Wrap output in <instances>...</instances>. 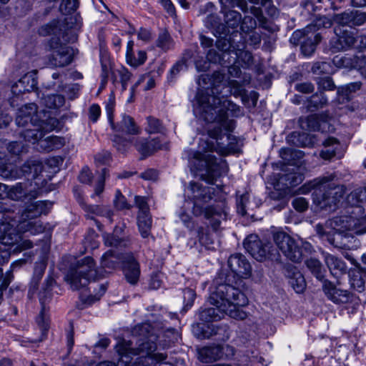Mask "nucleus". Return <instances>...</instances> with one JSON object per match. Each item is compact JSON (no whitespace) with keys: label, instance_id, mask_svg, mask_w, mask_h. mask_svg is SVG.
<instances>
[{"label":"nucleus","instance_id":"18","mask_svg":"<svg viewBox=\"0 0 366 366\" xmlns=\"http://www.w3.org/2000/svg\"><path fill=\"white\" fill-rule=\"evenodd\" d=\"M39 192V189H36L35 188L28 189L26 184L17 183L9 190L8 189L7 197L13 200L29 202L37 198Z\"/></svg>","mask_w":366,"mask_h":366},{"label":"nucleus","instance_id":"24","mask_svg":"<svg viewBox=\"0 0 366 366\" xmlns=\"http://www.w3.org/2000/svg\"><path fill=\"white\" fill-rule=\"evenodd\" d=\"M134 147L143 157H146L161 149L162 144L158 138L150 140L144 138H138L134 142Z\"/></svg>","mask_w":366,"mask_h":366},{"label":"nucleus","instance_id":"52","mask_svg":"<svg viewBox=\"0 0 366 366\" xmlns=\"http://www.w3.org/2000/svg\"><path fill=\"white\" fill-rule=\"evenodd\" d=\"M65 99L62 95L50 94L47 96V108L59 109L64 104Z\"/></svg>","mask_w":366,"mask_h":366},{"label":"nucleus","instance_id":"28","mask_svg":"<svg viewBox=\"0 0 366 366\" xmlns=\"http://www.w3.org/2000/svg\"><path fill=\"white\" fill-rule=\"evenodd\" d=\"M299 169L297 167H294L292 172L282 174L279 179L280 182L287 188L300 184L304 179V175L297 171Z\"/></svg>","mask_w":366,"mask_h":366},{"label":"nucleus","instance_id":"36","mask_svg":"<svg viewBox=\"0 0 366 366\" xmlns=\"http://www.w3.org/2000/svg\"><path fill=\"white\" fill-rule=\"evenodd\" d=\"M327 104V98L324 93H316L307 100V108L310 112H314L322 108Z\"/></svg>","mask_w":366,"mask_h":366},{"label":"nucleus","instance_id":"2","mask_svg":"<svg viewBox=\"0 0 366 366\" xmlns=\"http://www.w3.org/2000/svg\"><path fill=\"white\" fill-rule=\"evenodd\" d=\"M223 276H217L213 281L209 296V302L215 307L205 308L199 313L201 320L217 321L224 314L230 317L243 320L247 315L239 309L248 304L246 295L238 288L224 282Z\"/></svg>","mask_w":366,"mask_h":366},{"label":"nucleus","instance_id":"50","mask_svg":"<svg viewBox=\"0 0 366 366\" xmlns=\"http://www.w3.org/2000/svg\"><path fill=\"white\" fill-rule=\"evenodd\" d=\"M317 84L320 92L319 93H323L324 91H332L336 88L332 78L330 76L317 78Z\"/></svg>","mask_w":366,"mask_h":366},{"label":"nucleus","instance_id":"22","mask_svg":"<svg viewBox=\"0 0 366 366\" xmlns=\"http://www.w3.org/2000/svg\"><path fill=\"white\" fill-rule=\"evenodd\" d=\"M35 73L30 72L24 75L11 87V92L14 95L18 96L24 92H29L34 89L37 84Z\"/></svg>","mask_w":366,"mask_h":366},{"label":"nucleus","instance_id":"30","mask_svg":"<svg viewBox=\"0 0 366 366\" xmlns=\"http://www.w3.org/2000/svg\"><path fill=\"white\" fill-rule=\"evenodd\" d=\"M242 48H235L233 46V49L230 50L231 52H234L235 57H234L233 63L236 62V59H238L242 64V66L244 69L250 68L254 64V58L252 54L245 50V44H242Z\"/></svg>","mask_w":366,"mask_h":366},{"label":"nucleus","instance_id":"8","mask_svg":"<svg viewBox=\"0 0 366 366\" xmlns=\"http://www.w3.org/2000/svg\"><path fill=\"white\" fill-rule=\"evenodd\" d=\"M332 25V21L326 16H320L312 24L307 25L304 29L295 31L291 38V41L301 44L302 54L309 56L316 49L317 44L321 40V34L317 32L320 28H328Z\"/></svg>","mask_w":366,"mask_h":366},{"label":"nucleus","instance_id":"56","mask_svg":"<svg viewBox=\"0 0 366 366\" xmlns=\"http://www.w3.org/2000/svg\"><path fill=\"white\" fill-rule=\"evenodd\" d=\"M305 264L309 269L310 272L313 274H319L322 272V265L321 262L317 259L310 258L307 259Z\"/></svg>","mask_w":366,"mask_h":366},{"label":"nucleus","instance_id":"25","mask_svg":"<svg viewBox=\"0 0 366 366\" xmlns=\"http://www.w3.org/2000/svg\"><path fill=\"white\" fill-rule=\"evenodd\" d=\"M322 145L324 148L320 153V156L325 159L330 160L333 157H337V158H340L342 157V154L340 152V144L339 141L334 137H329L326 139Z\"/></svg>","mask_w":366,"mask_h":366},{"label":"nucleus","instance_id":"57","mask_svg":"<svg viewBox=\"0 0 366 366\" xmlns=\"http://www.w3.org/2000/svg\"><path fill=\"white\" fill-rule=\"evenodd\" d=\"M239 6L241 10L244 14L249 13V14L254 15L259 21L261 20L262 18H263L262 11L260 7H256L254 6H252L249 8H248L246 3H240Z\"/></svg>","mask_w":366,"mask_h":366},{"label":"nucleus","instance_id":"4","mask_svg":"<svg viewBox=\"0 0 366 366\" xmlns=\"http://www.w3.org/2000/svg\"><path fill=\"white\" fill-rule=\"evenodd\" d=\"M197 106L194 109L196 115L207 122H216L222 126L226 131H233L235 122L229 119L227 112H230L234 117L241 115L239 106L229 100H224L215 96L200 91L197 96Z\"/></svg>","mask_w":366,"mask_h":366},{"label":"nucleus","instance_id":"55","mask_svg":"<svg viewBox=\"0 0 366 366\" xmlns=\"http://www.w3.org/2000/svg\"><path fill=\"white\" fill-rule=\"evenodd\" d=\"M350 284L351 287L357 290L358 292H362L365 290V280L362 276H350Z\"/></svg>","mask_w":366,"mask_h":366},{"label":"nucleus","instance_id":"10","mask_svg":"<svg viewBox=\"0 0 366 366\" xmlns=\"http://www.w3.org/2000/svg\"><path fill=\"white\" fill-rule=\"evenodd\" d=\"M156 340L157 338L154 335L147 336L137 342L138 347L137 348L132 347L131 341L122 340L117 343L116 350L117 353L121 355L122 360L126 364L131 362L134 355H142V357L138 358L139 360L142 358L145 360L150 358L152 360V356L155 354L153 352L157 350ZM135 364L138 366H148L149 365L148 362L141 364L140 361L136 362Z\"/></svg>","mask_w":366,"mask_h":366},{"label":"nucleus","instance_id":"53","mask_svg":"<svg viewBox=\"0 0 366 366\" xmlns=\"http://www.w3.org/2000/svg\"><path fill=\"white\" fill-rule=\"evenodd\" d=\"M114 204L115 207L119 210L129 209L132 207V205L127 202L126 197L119 190L116 192Z\"/></svg>","mask_w":366,"mask_h":366},{"label":"nucleus","instance_id":"14","mask_svg":"<svg viewBox=\"0 0 366 366\" xmlns=\"http://www.w3.org/2000/svg\"><path fill=\"white\" fill-rule=\"evenodd\" d=\"M41 122L38 115V108L35 104H25L18 109L15 123L19 127H25L29 124L36 125Z\"/></svg>","mask_w":366,"mask_h":366},{"label":"nucleus","instance_id":"27","mask_svg":"<svg viewBox=\"0 0 366 366\" xmlns=\"http://www.w3.org/2000/svg\"><path fill=\"white\" fill-rule=\"evenodd\" d=\"M32 129L24 131L21 135L26 142L34 144L41 139L45 134V122L44 121L36 123V125H31Z\"/></svg>","mask_w":366,"mask_h":366},{"label":"nucleus","instance_id":"47","mask_svg":"<svg viewBox=\"0 0 366 366\" xmlns=\"http://www.w3.org/2000/svg\"><path fill=\"white\" fill-rule=\"evenodd\" d=\"M289 283L297 293H302L307 287L305 276H289Z\"/></svg>","mask_w":366,"mask_h":366},{"label":"nucleus","instance_id":"64","mask_svg":"<svg viewBox=\"0 0 366 366\" xmlns=\"http://www.w3.org/2000/svg\"><path fill=\"white\" fill-rule=\"evenodd\" d=\"M355 233L361 235L366 233V215L358 219L354 224Z\"/></svg>","mask_w":366,"mask_h":366},{"label":"nucleus","instance_id":"48","mask_svg":"<svg viewBox=\"0 0 366 366\" xmlns=\"http://www.w3.org/2000/svg\"><path fill=\"white\" fill-rule=\"evenodd\" d=\"M257 27L256 20L250 16L245 15L240 21V29L242 33L247 34L253 31Z\"/></svg>","mask_w":366,"mask_h":366},{"label":"nucleus","instance_id":"58","mask_svg":"<svg viewBox=\"0 0 366 366\" xmlns=\"http://www.w3.org/2000/svg\"><path fill=\"white\" fill-rule=\"evenodd\" d=\"M135 204L139 209L138 214L149 213L147 199L145 197L135 196Z\"/></svg>","mask_w":366,"mask_h":366},{"label":"nucleus","instance_id":"26","mask_svg":"<svg viewBox=\"0 0 366 366\" xmlns=\"http://www.w3.org/2000/svg\"><path fill=\"white\" fill-rule=\"evenodd\" d=\"M222 350L220 345L204 347L199 350V359L204 362L215 361L222 357Z\"/></svg>","mask_w":366,"mask_h":366},{"label":"nucleus","instance_id":"32","mask_svg":"<svg viewBox=\"0 0 366 366\" xmlns=\"http://www.w3.org/2000/svg\"><path fill=\"white\" fill-rule=\"evenodd\" d=\"M325 263L329 268L331 274H338L346 273V266L345 262L340 258L327 254L325 256Z\"/></svg>","mask_w":366,"mask_h":366},{"label":"nucleus","instance_id":"31","mask_svg":"<svg viewBox=\"0 0 366 366\" xmlns=\"http://www.w3.org/2000/svg\"><path fill=\"white\" fill-rule=\"evenodd\" d=\"M113 129L128 134H138L140 132L133 118L126 114L122 116V120Z\"/></svg>","mask_w":366,"mask_h":366},{"label":"nucleus","instance_id":"44","mask_svg":"<svg viewBox=\"0 0 366 366\" xmlns=\"http://www.w3.org/2000/svg\"><path fill=\"white\" fill-rule=\"evenodd\" d=\"M0 175L5 179H16L19 177V172L16 167L10 163L4 162V164L0 167Z\"/></svg>","mask_w":366,"mask_h":366},{"label":"nucleus","instance_id":"19","mask_svg":"<svg viewBox=\"0 0 366 366\" xmlns=\"http://www.w3.org/2000/svg\"><path fill=\"white\" fill-rule=\"evenodd\" d=\"M123 232V227H117L113 234H105L104 236L105 245L115 248L129 247L132 243L131 238L129 236L122 234Z\"/></svg>","mask_w":366,"mask_h":366},{"label":"nucleus","instance_id":"41","mask_svg":"<svg viewBox=\"0 0 366 366\" xmlns=\"http://www.w3.org/2000/svg\"><path fill=\"white\" fill-rule=\"evenodd\" d=\"M65 74H61L59 72H54L51 74L52 80L47 83V89H52L55 92L63 91L65 88L64 78Z\"/></svg>","mask_w":366,"mask_h":366},{"label":"nucleus","instance_id":"40","mask_svg":"<svg viewBox=\"0 0 366 366\" xmlns=\"http://www.w3.org/2000/svg\"><path fill=\"white\" fill-rule=\"evenodd\" d=\"M347 202L355 207H358L360 203L366 202V187H359L353 190L348 195Z\"/></svg>","mask_w":366,"mask_h":366},{"label":"nucleus","instance_id":"62","mask_svg":"<svg viewBox=\"0 0 366 366\" xmlns=\"http://www.w3.org/2000/svg\"><path fill=\"white\" fill-rule=\"evenodd\" d=\"M79 180L83 184H90L92 181V173L89 167H83L79 174Z\"/></svg>","mask_w":366,"mask_h":366},{"label":"nucleus","instance_id":"15","mask_svg":"<svg viewBox=\"0 0 366 366\" xmlns=\"http://www.w3.org/2000/svg\"><path fill=\"white\" fill-rule=\"evenodd\" d=\"M336 36L330 40V48L335 51H345L355 46V34L353 31L342 29L340 27L335 29Z\"/></svg>","mask_w":366,"mask_h":366},{"label":"nucleus","instance_id":"20","mask_svg":"<svg viewBox=\"0 0 366 366\" xmlns=\"http://www.w3.org/2000/svg\"><path fill=\"white\" fill-rule=\"evenodd\" d=\"M74 194L76 201L81 206L82 209L87 213L106 217L109 222H112L113 212L109 208L98 205H87L84 201L81 191L78 188L74 189Z\"/></svg>","mask_w":366,"mask_h":366},{"label":"nucleus","instance_id":"61","mask_svg":"<svg viewBox=\"0 0 366 366\" xmlns=\"http://www.w3.org/2000/svg\"><path fill=\"white\" fill-rule=\"evenodd\" d=\"M315 229L318 235L321 238H325L330 242V237H332L335 230L332 229L329 227H324L322 224H317Z\"/></svg>","mask_w":366,"mask_h":366},{"label":"nucleus","instance_id":"23","mask_svg":"<svg viewBox=\"0 0 366 366\" xmlns=\"http://www.w3.org/2000/svg\"><path fill=\"white\" fill-rule=\"evenodd\" d=\"M357 239L350 234L335 230L332 237H330V243L335 247L343 249H352L357 247Z\"/></svg>","mask_w":366,"mask_h":366},{"label":"nucleus","instance_id":"45","mask_svg":"<svg viewBox=\"0 0 366 366\" xmlns=\"http://www.w3.org/2000/svg\"><path fill=\"white\" fill-rule=\"evenodd\" d=\"M242 15L237 11L229 10L225 13L224 21L229 27L237 28L241 21Z\"/></svg>","mask_w":366,"mask_h":366},{"label":"nucleus","instance_id":"54","mask_svg":"<svg viewBox=\"0 0 366 366\" xmlns=\"http://www.w3.org/2000/svg\"><path fill=\"white\" fill-rule=\"evenodd\" d=\"M147 59V53L143 50H139L137 56L132 54L130 58L127 59V62L132 66H138L143 64Z\"/></svg>","mask_w":366,"mask_h":366},{"label":"nucleus","instance_id":"6","mask_svg":"<svg viewBox=\"0 0 366 366\" xmlns=\"http://www.w3.org/2000/svg\"><path fill=\"white\" fill-rule=\"evenodd\" d=\"M190 198L193 202L192 213L199 217L204 214L205 219L209 221V224L214 231L220 228L222 220L226 219L224 202L221 204L211 205L207 207L203 204L209 202L212 197L214 189L209 187H204L202 184L192 182L189 184Z\"/></svg>","mask_w":366,"mask_h":366},{"label":"nucleus","instance_id":"17","mask_svg":"<svg viewBox=\"0 0 366 366\" xmlns=\"http://www.w3.org/2000/svg\"><path fill=\"white\" fill-rule=\"evenodd\" d=\"M217 46L222 51V53L219 54L215 49H210L207 54V60L209 62L215 64L218 63L222 66H227V63L230 64V44L227 42L226 40L219 41L217 43Z\"/></svg>","mask_w":366,"mask_h":366},{"label":"nucleus","instance_id":"21","mask_svg":"<svg viewBox=\"0 0 366 366\" xmlns=\"http://www.w3.org/2000/svg\"><path fill=\"white\" fill-rule=\"evenodd\" d=\"M227 263L233 274H251V264L242 254H235L231 255Z\"/></svg>","mask_w":366,"mask_h":366},{"label":"nucleus","instance_id":"16","mask_svg":"<svg viewBox=\"0 0 366 366\" xmlns=\"http://www.w3.org/2000/svg\"><path fill=\"white\" fill-rule=\"evenodd\" d=\"M340 26L349 27L360 26L366 23V12L360 10H346L335 16Z\"/></svg>","mask_w":366,"mask_h":366},{"label":"nucleus","instance_id":"7","mask_svg":"<svg viewBox=\"0 0 366 366\" xmlns=\"http://www.w3.org/2000/svg\"><path fill=\"white\" fill-rule=\"evenodd\" d=\"M333 176L322 177L314 179L305 184L300 190L302 193H307L315 189V202L321 207L332 209L343 198L345 187L334 182Z\"/></svg>","mask_w":366,"mask_h":366},{"label":"nucleus","instance_id":"35","mask_svg":"<svg viewBox=\"0 0 366 366\" xmlns=\"http://www.w3.org/2000/svg\"><path fill=\"white\" fill-rule=\"evenodd\" d=\"M59 0H47V9L50 7L49 4H56ZM79 7L78 0H61L59 10L63 15H69L74 13Z\"/></svg>","mask_w":366,"mask_h":366},{"label":"nucleus","instance_id":"11","mask_svg":"<svg viewBox=\"0 0 366 366\" xmlns=\"http://www.w3.org/2000/svg\"><path fill=\"white\" fill-rule=\"evenodd\" d=\"M244 247L247 252L259 262L267 259L272 261L279 259L280 255L277 249L269 242H263L256 234L249 235L244 241Z\"/></svg>","mask_w":366,"mask_h":366},{"label":"nucleus","instance_id":"59","mask_svg":"<svg viewBox=\"0 0 366 366\" xmlns=\"http://www.w3.org/2000/svg\"><path fill=\"white\" fill-rule=\"evenodd\" d=\"M183 293L184 302H185L183 310L186 312L189 307L192 306L196 295L193 290L189 288L185 289Z\"/></svg>","mask_w":366,"mask_h":366},{"label":"nucleus","instance_id":"1","mask_svg":"<svg viewBox=\"0 0 366 366\" xmlns=\"http://www.w3.org/2000/svg\"><path fill=\"white\" fill-rule=\"evenodd\" d=\"M222 126L217 125L207 130L208 136L212 140L201 139L199 149L201 151H191L189 158L197 162V170L202 171V177L209 184H214L217 178L227 172L225 160L216 158L211 152L215 151L222 155L234 152L237 139Z\"/></svg>","mask_w":366,"mask_h":366},{"label":"nucleus","instance_id":"51","mask_svg":"<svg viewBox=\"0 0 366 366\" xmlns=\"http://www.w3.org/2000/svg\"><path fill=\"white\" fill-rule=\"evenodd\" d=\"M43 167L39 163L29 162L24 164L21 167V172L24 174H32L34 179H36L39 173L41 172Z\"/></svg>","mask_w":366,"mask_h":366},{"label":"nucleus","instance_id":"34","mask_svg":"<svg viewBox=\"0 0 366 366\" xmlns=\"http://www.w3.org/2000/svg\"><path fill=\"white\" fill-rule=\"evenodd\" d=\"M152 222L150 213L138 214L137 223L139 230L143 238H147L150 235Z\"/></svg>","mask_w":366,"mask_h":366},{"label":"nucleus","instance_id":"49","mask_svg":"<svg viewBox=\"0 0 366 366\" xmlns=\"http://www.w3.org/2000/svg\"><path fill=\"white\" fill-rule=\"evenodd\" d=\"M66 144V139L59 136H47V151L59 149Z\"/></svg>","mask_w":366,"mask_h":366},{"label":"nucleus","instance_id":"12","mask_svg":"<svg viewBox=\"0 0 366 366\" xmlns=\"http://www.w3.org/2000/svg\"><path fill=\"white\" fill-rule=\"evenodd\" d=\"M273 239L285 256L294 262H300L302 260L305 255L303 249L305 251L311 249V244L309 243L304 244L302 248L300 247L290 235L282 231L274 232Z\"/></svg>","mask_w":366,"mask_h":366},{"label":"nucleus","instance_id":"29","mask_svg":"<svg viewBox=\"0 0 366 366\" xmlns=\"http://www.w3.org/2000/svg\"><path fill=\"white\" fill-rule=\"evenodd\" d=\"M74 270L70 274H89L95 271V263L90 257H86L81 260L76 261L72 268Z\"/></svg>","mask_w":366,"mask_h":366},{"label":"nucleus","instance_id":"13","mask_svg":"<svg viewBox=\"0 0 366 366\" xmlns=\"http://www.w3.org/2000/svg\"><path fill=\"white\" fill-rule=\"evenodd\" d=\"M317 277L320 281L323 282L322 289L325 295L335 304H347L355 300V297L352 293L337 289L332 282L323 280L324 276H317Z\"/></svg>","mask_w":366,"mask_h":366},{"label":"nucleus","instance_id":"9","mask_svg":"<svg viewBox=\"0 0 366 366\" xmlns=\"http://www.w3.org/2000/svg\"><path fill=\"white\" fill-rule=\"evenodd\" d=\"M100 276H64V281L72 290H88L91 294L87 297L80 295L83 304L91 305L99 301L107 290V282H100Z\"/></svg>","mask_w":366,"mask_h":366},{"label":"nucleus","instance_id":"5","mask_svg":"<svg viewBox=\"0 0 366 366\" xmlns=\"http://www.w3.org/2000/svg\"><path fill=\"white\" fill-rule=\"evenodd\" d=\"M74 24L72 18L66 17L47 24V35L52 36L49 44L50 53L47 54V66L64 67L72 62L74 50L66 43L70 41L69 33Z\"/></svg>","mask_w":366,"mask_h":366},{"label":"nucleus","instance_id":"39","mask_svg":"<svg viewBox=\"0 0 366 366\" xmlns=\"http://www.w3.org/2000/svg\"><path fill=\"white\" fill-rule=\"evenodd\" d=\"M121 259L119 255L114 250L110 249L105 252L101 259V265L107 268H115L118 264L119 260Z\"/></svg>","mask_w":366,"mask_h":366},{"label":"nucleus","instance_id":"63","mask_svg":"<svg viewBox=\"0 0 366 366\" xmlns=\"http://www.w3.org/2000/svg\"><path fill=\"white\" fill-rule=\"evenodd\" d=\"M167 355L165 353H156L152 356V363L158 364V366H173L167 361Z\"/></svg>","mask_w":366,"mask_h":366},{"label":"nucleus","instance_id":"33","mask_svg":"<svg viewBox=\"0 0 366 366\" xmlns=\"http://www.w3.org/2000/svg\"><path fill=\"white\" fill-rule=\"evenodd\" d=\"M122 267L124 272H128L130 274H139V264L134 255L131 253L124 254L122 257Z\"/></svg>","mask_w":366,"mask_h":366},{"label":"nucleus","instance_id":"38","mask_svg":"<svg viewBox=\"0 0 366 366\" xmlns=\"http://www.w3.org/2000/svg\"><path fill=\"white\" fill-rule=\"evenodd\" d=\"M63 161L64 159L61 156L47 158V180L51 179L53 176L59 172Z\"/></svg>","mask_w":366,"mask_h":366},{"label":"nucleus","instance_id":"3","mask_svg":"<svg viewBox=\"0 0 366 366\" xmlns=\"http://www.w3.org/2000/svg\"><path fill=\"white\" fill-rule=\"evenodd\" d=\"M34 209H26L22 214L19 224L16 227L9 222H3L0 226V245L7 249L11 253L21 252L31 248L32 243L30 240L24 239L21 232H30L32 234L43 232L44 227L39 224L35 218L41 213V209L35 204L31 206Z\"/></svg>","mask_w":366,"mask_h":366},{"label":"nucleus","instance_id":"43","mask_svg":"<svg viewBox=\"0 0 366 366\" xmlns=\"http://www.w3.org/2000/svg\"><path fill=\"white\" fill-rule=\"evenodd\" d=\"M157 46L167 51L173 47V41L167 31H162L159 34L157 40Z\"/></svg>","mask_w":366,"mask_h":366},{"label":"nucleus","instance_id":"60","mask_svg":"<svg viewBox=\"0 0 366 366\" xmlns=\"http://www.w3.org/2000/svg\"><path fill=\"white\" fill-rule=\"evenodd\" d=\"M331 65L326 61L316 62L312 67V71L314 74H327L330 72Z\"/></svg>","mask_w":366,"mask_h":366},{"label":"nucleus","instance_id":"37","mask_svg":"<svg viewBox=\"0 0 366 366\" xmlns=\"http://www.w3.org/2000/svg\"><path fill=\"white\" fill-rule=\"evenodd\" d=\"M327 116L324 114H311L308 116L303 124H306L307 129L310 131H320L322 124L326 122Z\"/></svg>","mask_w":366,"mask_h":366},{"label":"nucleus","instance_id":"42","mask_svg":"<svg viewBox=\"0 0 366 366\" xmlns=\"http://www.w3.org/2000/svg\"><path fill=\"white\" fill-rule=\"evenodd\" d=\"M362 84L360 81L352 82L347 84L345 86L340 87L337 89V94L342 97V100L346 99L349 101L350 99V95L351 93L359 90L361 87Z\"/></svg>","mask_w":366,"mask_h":366},{"label":"nucleus","instance_id":"46","mask_svg":"<svg viewBox=\"0 0 366 366\" xmlns=\"http://www.w3.org/2000/svg\"><path fill=\"white\" fill-rule=\"evenodd\" d=\"M147 126L146 131L150 134L162 133L164 127L159 119L154 117H148L147 118Z\"/></svg>","mask_w":366,"mask_h":366}]
</instances>
